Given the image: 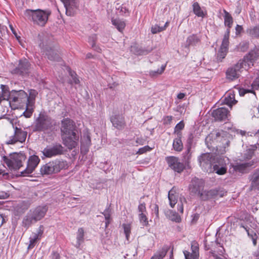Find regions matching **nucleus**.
Instances as JSON below:
<instances>
[{
  "mask_svg": "<svg viewBox=\"0 0 259 259\" xmlns=\"http://www.w3.org/2000/svg\"><path fill=\"white\" fill-rule=\"evenodd\" d=\"M204 186V181L202 179L193 178L191 182L189 188L191 194L198 195L199 197L202 193Z\"/></svg>",
  "mask_w": 259,
  "mask_h": 259,
  "instance_id": "obj_14",
  "label": "nucleus"
},
{
  "mask_svg": "<svg viewBox=\"0 0 259 259\" xmlns=\"http://www.w3.org/2000/svg\"><path fill=\"white\" fill-rule=\"evenodd\" d=\"M103 214H104L106 221L107 220H110V214L108 212V210L106 209L103 212Z\"/></svg>",
  "mask_w": 259,
  "mask_h": 259,
  "instance_id": "obj_64",
  "label": "nucleus"
},
{
  "mask_svg": "<svg viewBox=\"0 0 259 259\" xmlns=\"http://www.w3.org/2000/svg\"><path fill=\"white\" fill-rule=\"evenodd\" d=\"M250 189L259 190V168L256 169L251 176Z\"/></svg>",
  "mask_w": 259,
  "mask_h": 259,
  "instance_id": "obj_27",
  "label": "nucleus"
},
{
  "mask_svg": "<svg viewBox=\"0 0 259 259\" xmlns=\"http://www.w3.org/2000/svg\"><path fill=\"white\" fill-rule=\"evenodd\" d=\"M62 136L73 135L76 134L77 130L74 122L69 118H64L61 121Z\"/></svg>",
  "mask_w": 259,
  "mask_h": 259,
  "instance_id": "obj_8",
  "label": "nucleus"
},
{
  "mask_svg": "<svg viewBox=\"0 0 259 259\" xmlns=\"http://www.w3.org/2000/svg\"><path fill=\"white\" fill-rule=\"evenodd\" d=\"M152 49H145L139 47L137 46H133L131 47V51L136 55H146L150 53Z\"/></svg>",
  "mask_w": 259,
  "mask_h": 259,
  "instance_id": "obj_31",
  "label": "nucleus"
},
{
  "mask_svg": "<svg viewBox=\"0 0 259 259\" xmlns=\"http://www.w3.org/2000/svg\"><path fill=\"white\" fill-rule=\"evenodd\" d=\"M228 31L226 34H224L222 44L217 54V59L218 61L222 62L226 57L228 52L229 45V38H228Z\"/></svg>",
  "mask_w": 259,
  "mask_h": 259,
  "instance_id": "obj_15",
  "label": "nucleus"
},
{
  "mask_svg": "<svg viewBox=\"0 0 259 259\" xmlns=\"http://www.w3.org/2000/svg\"><path fill=\"white\" fill-rule=\"evenodd\" d=\"M200 41L199 38L195 34L190 35L186 40V47H189L191 46H195Z\"/></svg>",
  "mask_w": 259,
  "mask_h": 259,
  "instance_id": "obj_35",
  "label": "nucleus"
},
{
  "mask_svg": "<svg viewBox=\"0 0 259 259\" xmlns=\"http://www.w3.org/2000/svg\"><path fill=\"white\" fill-rule=\"evenodd\" d=\"M33 112V108H27L26 110L24 112L23 115L27 118L30 117Z\"/></svg>",
  "mask_w": 259,
  "mask_h": 259,
  "instance_id": "obj_52",
  "label": "nucleus"
},
{
  "mask_svg": "<svg viewBox=\"0 0 259 259\" xmlns=\"http://www.w3.org/2000/svg\"><path fill=\"white\" fill-rule=\"evenodd\" d=\"M4 96L5 99L9 101L10 104L11 105L12 103L16 102L22 103L23 99H25L27 97V94L22 90H13L10 92L8 86L6 85Z\"/></svg>",
  "mask_w": 259,
  "mask_h": 259,
  "instance_id": "obj_5",
  "label": "nucleus"
},
{
  "mask_svg": "<svg viewBox=\"0 0 259 259\" xmlns=\"http://www.w3.org/2000/svg\"><path fill=\"white\" fill-rule=\"evenodd\" d=\"M259 57V49L255 48L250 51L249 53L244 56L241 61H243V64L248 69L251 65L253 66L255 61Z\"/></svg>",
  "mask_w": 259,
  "mask_h": 259,
  "instance_id": "obj_17",
  "label": "nucleus"
},
{
  "mask_svg": "<svg viewBox=\"0 0 259 259\" xmlns=\"http://www.w3.org/2000/svg\"><path fill=\"white\" fill-rule=\"evenodd\" d=\"M6 85L1 84V89L2 90L1 93H0V103H1L2 100H6V99L4 98V92L6 91Z\"/></svg>",
  "mask_w": 259,
  "mask_h": 259,
  "instance_id": "obj_56",
  "label": "nucleus"
},
{
  "mask_svg": "<svg viewBox=\"0 0 259 259\" xmlns=\"http://www.w3.org/2000/svg\"><path fill=\"white\" fill-rule=\"evenodd\" d=\"M96 40V35H93L91 36H90L89 38V42L92 45V48L96 50L97 52H99L101 50L99 48H98L95 45V41Z\"/></svg>",
  "mask_w": 259,
  "mask_h": 259,
  "instance_id": "obj_44",
  "label": "nucleus"
},
{
  "mask_svg": "<svg viewBox=\"0 0 259 259\" xmlns=\"http://www.w3.org/2000/svg\"><path fill=\"white\" fill-rule=\"evenodd\" d=\"M192 253L188 251H184V254L185 259H198L199 258V247L196 244L191 245Z\"/></svg>",
  "mask_w": 259,
  "mask_h": 259,
  "instance_id": "obj_26",
  "label": "nucleus"
},
{
  "mask_svg": "<svg viewBox=\"0 0 259 259\" xmlns=\"http://www.w3.org/2000/svg\"><path fill=\"white\" fill-rule=\"evenodd\" d=\"M213 160L212 154L208 153L201 154L198 158L200 167L206 172L211 171L212 163Z\"/></svg>",
  "mask_w": 259,
  "mask_h": 259,
  "instance_id": "obj_11",
  "label": "nucleus"
},
{
  "mask_svg": "<svg viewBox=\"0 0 259 259\" xmlns=\"http://www.w3.org/2000/svg\"><path fill=\"white\" fill-rule=\"evenodd\" d=\"M27 108H33V105L34 104V99L31 98L30 97H27Z\"/></svg>",
  "mask_w": 259,
  "mask_h": 259,
  "instance_id": "obj_57",
  "label": "nucleus"
},
{
  "mask_svg": "<svg viewBox=\"0 0 259 259\" xmlns=\"http://www.w3.org/2000/svg\"><path fill=\"white\" fill-rule=\"evenodd\" d=\"M249 92V90L244 89H240L239 90V94L241 96H243L246 93Z\"/></svg>",
  "mask_w": 259,
  "mask_h": 259,
  "instance_id": "obj_62",
  "label": "nucleus"
},
{
  "mask_svg": "<svg viewBox=\"0 0 259 259\" xmlns=\"http://www.w3.org/2000/svg\"><path fill=\"white\" fill-rule=\"evenodd\" d=\"M84 231L83 228H79L77 232L76 235V242L74 244V246L77 248H79L82 243L84 242Z\"/></svg>",
  "mask_w": 259,
  "mask_h": 259,
  "instance_id": "obj_33",
  "label": "nucleus"
},
{
  "mask_svg": "<svg viewBox=\"0 0 259 259\" xmlns=\"http://www.w3.org/2000/svg\"><path fill=\"white\" fill-rule=\"evenodd\" d=\"M151 150V148L149 146H146L140 148L139 150L137 152L136 154L139 155L142 154L147 151H150Z\"/></svg>",
  "mask_w": 259,
  "mask_h": 259,
  "instance_id": "obj_51",
  "label": "nucleus"
},
{
  "mask_svg": "<svg viewBox=\"0 0 259 259\" xmlns=\"http://www.w3.org/2000/svg\"><path fill=\"white\" fill-rule=\"evenodd\" d=\"M51 259H60V255L56 252H53L51 256Z\"/></svg>",
  "mask_w": 259,
  "mask_h": 259,
  "instance_id": "obj_63",
  "label": "nucleus"
},
{
  "mask_svg": "<svg viewBox=\"0 0 259 259\" xmlns=\"http://www.w3.org/2000/svg\"><path fill=\"white\" fill-rule=\"evenodd\" d=\"M111 22L112 24L114 25L120 32H121L125 26L124 21L120 19H112Z\"/></svg>",
  "mask_w": 259,
  "mask_h": 259,
  "instance_id": "obj_37",
  "label": "nucleus"
},
{
  "mask_svg": "<svg viewBox=\"0 0 259 259\" xmlns=\"http://www.w3.org/2000/svg\"><path fill=\"white\" fill-rule=\"evenodd\" d=\"M255 79L252 83L253 88L257 89L259 88V70H256L254 73Z\"/></svg>",
  "mask_w": 259,
  "mask_h": 259,
  "instance_id": "obj_46",
  "label": "nucleus"
},
{
  "mask_svg": "<svg viewBox=\"0 0 259 259\" xmlns=\"http://www.w3.org/2000/svg\"><path fill=\"white\" fill-rule=\"evenodd\" d=\"M39 47L43 50L49 60L59 61L60 57H59L57 49H56L55 47L48 46L47 42L46 45H45L44 42L40 43Z\"/></svg>",
  "mask_w": 259,
  "mask_h": 259,
  "instance_id": "obj_13",
  "label": "nucleus"
},
{
  "mask_svg": "<svg viewBox=\"0 0 259 259\" xmlns=\"http://www.w3.org/2000/svg\"><path fill=\"white\" fill-rule=\"evenodd\" d=\"M249 48V42L246 41L241 42L238 45L237 49L238 50L241 52L246 51Z\"/></svg>",
  "mask_w": 259,
  "mask_h": 259,
  "instance_id": "obj_43",
  "label": "nucleus"
},
{
  "mask_svg": "<svg viewBox=\"0 0 259 259\" xmlns=\"http://www.w3.org/2000/svg\"><path fill=\"white\" fill-rule=\"evenodd\" d=\"M191 151V147L189 146L187 151H186L183 153V163H184L185 166V168H190V162L191 159L192 157V153L190 152Z\"/></svg>",
  "mask_w": 259,
  "mask_h": 259,
  "instance_id": "obj_34",
  "label": "nucleus"
},
{
  "mask_svg": "<svg viewBox=\"0 0 259 259\" xmlns=\"http://www.w3.org/2000/svg\"><path fill=\"white\" fill-rule=\"evenodd\" d=\"M27 132L21 128L15 127L14 135L12 136L10 140L6 142L7 144H14L16 142L23 143L25 141Z\"/></svg>",
  "mask_w": 259,
  "mask_h": 259,
  "instance_id": "obj_16",
  "label": "nucleus"
},
{
  "mask_svg": "<svg viewBox=\"0 0 259 259\" xmlns=\"http://www.w3.org/2000/svg\"><path fill=\"white\" fill-rule=\"evenodd\" d=\"M44 233V227L40 225L36 233H32L29 237V244L28 246V249L33 248L36 244L37 242L40 240Z\"/></svg>",
  "mask_w": 259,
  "mask_h": 259,
  "instance_id": "obj_23",
  "label": "nucleus"
},
{
  "mask_svg": "<svg viewBox=\"0 0 259 259\" xmlns=\"http://www.w3.org/2000/svg\"><path fill=\"white\" fill-rule=\"evenodd\" d=\"M70 75L71 76L72 81H71V83H74L76 84H78L79 83V80L77 76V75L74 72H72L70 71Z\"/></svg>",
  "mask_w": 259,
  "mask_h": 259,
  "instance_id": "obj_50",
  "label": "nucleus"
},
{
  "mask_svg": "<svg viewBox=\"0 0 259 259\" xmlns=\"http://www.w3.org/2000/svg\"><path fill=\"white\" fill-rule=\"evenodd\" d=\"M30 64L27 59L20 60L18 67L12 70L14 74L25 76L30 72Z\"/></svg>",
  "mask_w": 259,
  "mask_h": 259,
  "instance_id": "obj_12",
  "label": "nucleus"
},
{
  "mask_svg": "<svg viewBox=\"0 0 259 259\" xmlns=\"http://www.w3.org/2000/svg\"><path fill=\"white\" fill-rule=\"evenodd\" d=\"M91 138L88 134H84L81 138V145L90 146L91 145Z\"/></svg>",
  "mask_w": 259,
  "mask_h": 259,
  "instance_id": "obj_41",
  "label": "nucleus"
},
{
  "mask_svg": "<svg viewBox=\"0 0 259 259\" xmlns=\"http://www.w3.org/2000/svg\"><path fill=\"white\" fill-rule=\"evenodd\" d=\"M90 146H87L84 145H81L80 146V151L81 153L85 154L87 153L89 151V148Z\"/></svg>",
  "mask_w": 259,
  "mask_h": 259,
  "instance_id": "obj_59",
  "label": "nucleus"
},
{
  "mask_svg": "<svg viewBox=\"0 0 259 259\" xmlns=\"http://www.w3.org/2000/svg\"><path fill=\"white\" fill-rule=\"evenodd\" d=\"M246 231L247 232L248 236L251 237L253 245H256L257 239L258 238V236L255 233H253V232L252 233H250L247 230H246Z\"/></svg>",
  "mask_w": 259,
  "mask_h": 259,
  "instance_id": "obj_49",
  "label": "nucleus"
},
{
  "mask_svg": "<svg viewBox=\"0 0 259 259\" xmlns=\"http://www.w3.org/2000/svg\"><path fill=\"white\" fill-rule=\"evenodd\" d=\"M47 210L46 206H38L30 210L23 219V226L28 228L31 224L40 220L45 217Z\"/></svg>",
  "mask_w": 259,
  "mask_h": 259,
  "instance_id": "obj_3",
  "label": "nucleus"
},
{
  "mask_svg": "<svg viewBox=\"0 0 259 259\" xmlns=\"http://www.w3.org/2000/svg\"><path fill=\"white\" fill-rule=\"evenodd\" d=\"M168 197L170 206L171 207H174L177 203L178 195L174 194L172 190H170L168 193Z\"/></svg>",
  "mask_w": 259,
  "mask_h": 259,
  "instance_id": "obj_38",
  "label": "nucleus"
},
{
  "mask_svg": "<svg viewBox=\"0 0 259 259\" xmlns=\"http://www.w3.org/2000/svg\"><path fill=\"white\" fill-rule=\"evenodd\" d=\"M162 30H163V28L162 27H160L157 25H155L154 26H152L151 28V32L153 34H155L158 32H161Z\"/></svg>",
  "mask_w": 259,
  "mask_h": 259,
  "instance_id": "obj_53",
  "label": "nucleus"
},
{
  "mask_svg": "<svg viewBox=\"0 0 259 259\" xmlns=\"http://www.w3.org/2000/svg\"><path fill=\"white\" fill-rule=\"evenodd\" d=\"M123 228L124 229V232L125 235V237L127 240H128L131 234V227L130 224H123L122 225Z\"/></svg>",
  "mask_w": 259,
  "mask_h": 259,
  "instance_id": "obj_47",
  "label": "nucleus"
},
{
  "mask_svg": "<svg viewBox=\"0 0 259 259\" xmlns=\"http://www.w3.org/2000/svg\"><path fill=\"white\" fill-rule=\"evenodd\" d=\"M166 66V64L162 65L161 66L160 69H157L156 71H154V70L150 71H149V75L151 77H155V76H158L159 75L161 74L164 72V70L165 69Z\"/></svg>",
  "mask_w": 259,
  "mask_h": 259,
  "instance_id": "obj_39",
  "label": "nucleus"
},
{
  "mask_svg": "<svg viewBox=\"0 0 259 259\" xmlns=\"http://www.w3.org/2000/svg\"><path fill=\"white\" fill-rule=\"evenodd\" d=\"M67 167L68 164L66 161L56 159L42 165L40 171L42 175H50L58 174Z\"/></svg>",
  "mask_w": 259,
  "mask_h": 259,
  "instance_id": "obj_2",
  "label": "nucleus"
},
{
  "mask_svg": "<svg viewBox=\"0 0 259 259\" xmlns=\"http://www.w3.org/2000/svg\"><path fill=\"white\" fill-rule=\"evenodd\" d=\"M243 63V61L240 60L236 64L228 68L226 72L227 79L233 81L238 78L243 69H247Z\"/></svg>",
  "mask_w": 259,
  "mask_h": 259,
  "instance_id": "obj_7",
  "label": "nucleus"
},
{
  "mask_svg": "<svg viewBox=\"0 0 259 259\" xmlns=\"http://www.w3.org/2000/svg\"><path fill=\"white\" fill-rule=\"evenodd\" d=\"M66 9V14L70 16H73L78 9V0H61Z\"/></svg>",
  "mask_w": 259,
  "mask_h": 259,
  "instance_id": "obj_22",
  "label": "nucleus"
},
{
  "mask_svg": "<svg viewBox=\"0 0 259 259\" xmlns=\"http://www.w3.org/2000/svg\"><path fill=\"white\" fill-rule=\"evenodd\" d=\"M139 218L140 223L143 226H146L148 225V219L145 213H140L139 214Z\"/></svg>",
  "mask_w": 259,
  "mask_h": 259,
  "instance_id": "obj_45",
  "label": "nucleus"
},
{
  "mask_svg": "<svg viewBox=\"0 0 259 259\" xmlns=\"http://www.w3.org/2000/svg\"><path fill=\"white\" fill-rule=\"evenodd\" d=\"M9 197L8 193L4 191H0V199H6Z\"/></svg>",
  "mask_w": 259,
  "mask_h": 259,
  "instance_id": "obj_61",
  "label": "nucleus"
},
{
  "mask_svg": "<svg viewBox=\"0 0 259 259\" xmlns=\"http://www.w3.org/2000/svg\"><path fill=\"white\" fill-rule=\"evenodd\" d=\"M213 170L215 171V172L219 175H224L226 174L227 171V169L225 167H220L217 164L213 165Z\"/></svg>",
  "mask_w": 259,
  "mask_h": 259,
  "instance_id": "obj_42",
  "label": "nucleus"
},
{
  "mask_svg": "<svg viewBox=\"0 0 259 259\" xmlns=\"http://www.w3.org/2000/svg\"><path fill=\"white\" fill-rule=\"evenodd\" d=\"M184 126L185 124L183 121H181L176 125L174 129V134L176 135H178V133H180L181 136H183L181 131L184 128Z\"/></svg>",
  "mask_w": 259,
  "mask_h": 259,
  "instance_id": "obj_40",
  "label": "nucleus"
},
{
  "mask_svg": "<svg viewBox=\"0 0 259 259\" xmlns=\"http://www.w3.org/2000/svg\"><path fill=\"white\" fill-rule=\"evenodd\" d=\"M212 116L215 121H226L230 116V112L225 107H220L213 110L211 113Z\"/></svg>",
  "mask_w": 259,
  "mask_h": 259,
  "instance_id": "obj_18",
  "label": "nucleus"
},
{
  "mask_svg": "<svg viewBox=\"0 0 259 259\" xmlns=\"http://www.w3.org/2000/svg\"><path fill=\"white\" fill-rule=\"evenodd\" d=\"M111 122L113 125L118 130H121L125 125L124 117L120 115H115L111 117Z\"/></svg>",
  "mask_w": 259,
  "mask_h": 259,
  "instance_id": "obj_24",
  "label": "nucleus"
},
{
  "mask_svg": "<svg viewBox=\"0 0 259 259\" xmlns=\"http://www.w3.org/2000/svg\"><path fill=\"white\" fill-rule=\"evenodd\" d=\"M26 156L22 153H13L9 157L6 156L3 157L4 162L11 170H18L23 166V162L26 160Z\"/></svg>",
  "mask_w": 259,
  "mask_h": 259,
  "instance_id": "obj_4",
  "label": "nucleus"
},
{
  "mask_svg": "<svg viewBox=\"0 0 259 259\" xmlns=\"http://www.w3.org/2000/svg\"><path fill=\"white\" fill-rule=\"evenodd\" d=\"M7 33V28L6 26L1 25L0 24V38L4 37Z\"/></svg>",
  "mask_w": 259,
  "mask_h": 259,
  "instance_id": "obj_54",
  "label": "nucleus"
},
{
  "mask_svg": "<svg viewBox=\"0 0 259 259\" xmlns=\"http://www.w3.org/2000/svg\"><path fill=\"white\" fill-rule=\"evenodd\" d=\"M224 195L223 191L217 189H211L209 191H203L200 194V199L203 201H206L212 199H216L218 197H222Z\"/></svg>",
  "mask_w": 259,
  "mask_h": 259,
  "instance_id": "obj_20",
  "label": "nucleus"
},
{
  "mask_svg": "<svg viewBox=\"0 0 259 259\" xmlns=\"http://www.w3.org/2000/svg\"><path fill=\"white\" fill-rule=\"evenodd\" d=\"M255 162L253 160H251L242 163L237 164L233 166V169L236 171L244 173L246 172L248 168L254 167L255 166Z\"/></svg>",
  "mask_w": 259,
  "mask_h": 259,
  "instance_id": "obj_25",
  "label": "nucleus"
},
{
  "mask_svg": "<svg viewBox=\"0 0 259 259\" xmlns=\"http://www.w3.org/2000/svg\"><path fill=\"white\" fill-rule=\"evenodd\" d=\"M40 161V159L37 156H31L28 161L27 166L26 168L21 172L22 176H26L31 174L37 166Z\"/></svg>",
  "mask_w": 259,
  "mask_h": 259,
  "instance_id": "obj_19",
  "label": "nucleus"
},
{
  "mask_svg": "<svg viewBox=\"0 0 259 259\" xmlns=\"http://www.w3.org/2000/svg\"><path fill=\"white\" fill-rule=\"evenodd\" d=\"M63 144L69 150L75 148L78 145L79 137L76 134L73 135L62 136Z\"/></svg>",
  "mask_w": 259,
  "mask_h": 259,
  "instance_id": "obj_21",
  "label": "nucleus"
},
{
  "mask_svg": "<svg viewBox=\"0 0 259 259\" xmlns=\"http://www.w3.org/2000/svg\"><path fill=\"white\" fill-rule=\"evenodd\" d=\"M64 147L59 143L48 146L42 151L43 155L47 158L60 155L63 154Z\"/></svg>",
  "mask_w": 259,
  "mask_h": 259,
  "instance_id": "obj_10",
  "label": "nucleus"
},
{
  "mask_svg": "<svg viewBox=\"0 0 259 259\" xmlns=\"http://www.w3.org/2000/svg\"><path fill=\"white\" fill-rule=\"evenodd\" d=\"M34 124V131L44 132L52 127V119L45 112L40 113Z\"/></svg>",
  "mask_w": 259,
  "mask_h": 259,
  "instance_id": "obj_6",
  "label": "nucleus"
},
{
  "mask_svg": "<svg viewBox=\"0 0 259 259\" xmlns=\"http://www.w3.org/2000/svg\"><path fill=\"white\" fill-rule=\"evenodd\" d=\"M172 119V117L171 116H166L163 120L164 124H169L171 123Z\"/></svg>",
  "mask_w": 259,
  "mask_h": 259,
  "instance_id": "obj_58",
  "label": "nucleus"
},
{
  "mask_svg": "<svg viewBox=\"0 0 259 259\" xmlns=\"http://www.w3.org/2000/svg\"><path fill=\"white\" fill-rule=\"evenodd\" d=\"M165 160L168 167L175 172L181 174L186 168L184 163L181 162L179 158L176 156H167Z\"/></svg>",
  "mask_w": 259,
  "mask_h": 259,
  "instance_id": "obj_9",
  "label": "nucleus"
},
{
  "mask_svg": "<svg viewBox=\"0 0 259 259\" xmlns=\"http://www.w3.org/2000/svg\"><path fill=\"white\" fill-rule=\"evenodd\" d=\"M138 211L140 213H146V205L145 203H140L138 206Z\"/></svg>",
  "mask_w": 259,
  "mask_h": 259,
  "instance_id": "obj_55",
  "label": "nucleus"
},
{
  "mask_svg": "<svg viewBox=\"0 0 259 259\" xmlns=\"http://www.w3.org/2000/svg\"><path fill=\"white\" fill-rule=\"evenodd\" d=\"M237 101L235 99V94L233 91H230L228 93L223 101L224 104L228 105L230 108L237 103Z\"/></svg>",
  "mask_w": 259,
  "mask_h": 259,
  "instance_id": "obj_29",
  "label": "nucleus"
},
{
  "mask_svg": "<svg viewBox=\"0 0 259 259\" xmlns=\"http://www.w3.org/2000/svg\"><path fill=\"white\" fill-rule=\"evenodd\" d=\"M170 219L171 221L179 223L181 221V218L180 215L175 211L170 212Z\"/></svg>",
  "mask_w": 259,
  "mask_h": 259,
  "instance_id": "obj_48",
  "label": "nucleus"
},
{
  "mask_svg": "<svg viewBox=\"0 0 259 259\" xmlns=\"http://www.w3.org/2000/svg\"><path fill=\"white\" fill-rule=\"evenodd\" d=\"M169 249V247L168 245H164L160 249L157 251L150 259H163Z\"/></svg>",
  "mask_w": 259,
  "mask_h": 259,
  "instance_id": "obj_32",
  "label": "nucleus"
},
{
  "mask_svg": "<svg viewBox=\"0 0 259 259\" xmlns=\"http://www.w3.org/2000/svg\"><path fill=\"white\" fill-rule=\"evenodd\" d=\"M236 133L237 134L240 135L242 137H243V136L246 137L249 135V134L248 133H246V131L240 130H237L236 131Z\"/></svg>",
  "mask_w": 259,
  "mask_h": 259,
  "instance_id": "obj_60",
  "label": "nucleus"
},
{
  "mask_svg": "<svg viewBox=\"0 0 259 259\" xmlns=\"http://www.w3.org/2000/svg\"><path fill=\"white\" fill-rule=\"evenodd\" d=\"M183 136H181L180 133H178V135H176V137L174 139L172 147L174 150L181 152L183 149V144L182 141V138Z\"/></svg>",
  "mask_w": 259,
  "mask_h": 259,
  "instance_id": "obj_30",
  "label": "nucleus"
},
{
  "mask_svg": "<svg viewBox=\"0 0 259 259\" xmlns=\"http://www.w3.org/2000/svg\"><path fill=\"white\" fill-rule=\"evenodd\" d=\"M192 7L193 12L197 16L202 18L204 17L205 14L197 2L194 3Z\"/></svg>",
  "mask_w": 259,
  "mask_h": 259,
  "instance_id": "obj_36",
  "label": "nucleus"
},
{
  "mask_svg": "<svg viewBox=\"0 0 259 259\" xmlns=\"http://www.w3.org/2000/svg\"><path fill=\"white\" fill-rule=\"evenodd\" d=\"M223 12L225 14L224 24H225V25L228 27L225 34H226L228 31V32H228V38H229L230 33V28L232 26L233 23V18H232V16L226 10H224Z\"/></svg>",
  "mask_w": 259,
  "mask_h": 259,
  "instance_id": "obj_28",
  "label": "nucleus"
},
{
  "mask_svg": "<svg viewBox=\"0 0 259 259\" xmlns=\"http://www.w3.org/2000/svg\"><path fill=\"white\" fill-rule=\"evenodd\" d=\"M51 14L49 10L41 9L31 10L27 9L24 12L25 17L34 24L44 26L47 23L49 17Z\"/></svg>",
  "mask_w": 259,
  "mask_h": 259,
  "instance_id": "obj_1",
  "label": "nucleus"
}]
</instances>
